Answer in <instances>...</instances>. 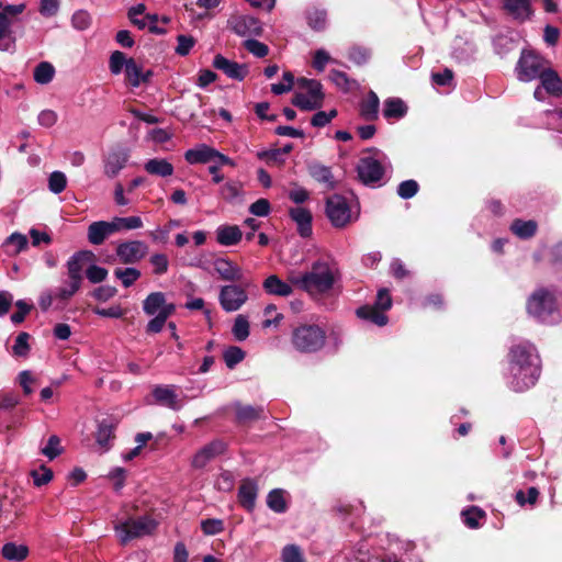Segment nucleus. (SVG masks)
<instances>
[{"instance_id":"nucleus-1","label":"nucleus","mask_w":562,"mask_h":562,"mask_svg":"<svg viewBox=\"0 0 562 562\" xmlns=\"http://www.w3.org/2000/svg\"><path fill=\"white\" fill-rule=\"evenodd\" d=\"M340 278L339 266L331 257H324L313 261L310 270L306 272H289V281L311 296L328 293L339 282Z\"/></svg>"},{"instance_id":"nucleus-2","label":"nucleus","mask_w":562,"mask_h":562,"mask_svg":"<svg viewBox=\"0 0 562 562\" xmlns=\"http://www.w3.org/2000/svg\"><path fill=\"white\" fill-rule=\"evenodd\" d=\"M512 387L521 392L536 384L540 376V357L533 345L521 342L509 351L508 366Z\"/></svg>"},{"instance_id":"nucleus-3","label":"nucleus","mask_w":562,"mask_h":562,"mask_svg":"<svg viewBox=\"0 0 562 562\" xmlns=\"http://www.w3.org/2000/svg\"><path fill=\"white\" fill-rule=\"evenodd\" d=\"M324 102L322 85L317 80L301 78L297 80V90L292 99V104L303 111L319 109Z\"/></svg>"},{"instance_id":"nucleus-4","label":"nucleus","mask_w":562,"mask_h":562,"mask_svg":"<svg viewBox=\"0 0 562 562\" xmlns=\"http://www.w3.org/2000/svg\"><path fill=\"white\" fill-rule=\"evenodd\" d=\"M386 157L378 149H371L359 159L357 171L359 179L364 184L379 182L386 169Z\"/></svg>"},{"instance_id":"nucleus-5","label":"nucleus","mask_w":562,"mask_h":562,"mask_svg":"<svg viewBox=\"0 0 562 562\" xmlns=\"http://www.w3.org/2000/svg\"><path fill=\"white\" fill-rule=\"evenodd\" d=\"M527 311L531 316L543 323H554L559 318L554 295L542 289L530 296Z\"/></svg>"},{"instance_id":"nucleus-6","label":"nucleus","mask_w":562,"mask_h":562,"mask_svg":"<svg viewBox=\"0 0 562 562\" xmlns=\"http://www.w3.org/2000/svg\"><path fill=\"white\" fill-rule=\"evenodd\" d=\"M292 344L301 352H315L325 344V331L317 325H301L292 333Z\"/></svg>"},{"instance_id":"nucleus-7","label":"nucleus","mask_w":562,"mask_h":562,"mask_svg":"<svg viewBox=\"0 0 562 562\" xmlns=\"http://www.w3.org/2000/svg\"><path fill=\"white\" fill-rule=\"evenodd\" d=\"M548 68L542 57L532 52H522L516 66V74L520 81L529 82L537 78L541 79Z\"/></svg>"},{"instance_id":"nucleus-8","label":"nucleus","mask_w":562,"mask_h":562,"mask_svg":"<svg viewBox=\"0 0 562 562\" xmlns=\"http://www.w3.org/2000/svg\"><path fill=\"white\" fill-rule=\"evenodd\" d=\"M326 214L335 227H344L352 221L346 198L335 194L327 199Z\"/></svg>"},{"instance_id":"nucleus-9","label":"nucleus","mask_w":562,"mask_h":562,"mask_svg":"<svg viewBox=\"0 0 562 562\" xmlns=\"http://www.w3.org/2000/svg\"><path fill=\"white\" fill-rule=\"evenodd\" d=\"M148 246L142 240H127L117 244L115 254L119 260L124 265L139 262L146 257Z\"/></svg>"},{"instance_id":"nucleus-10","label":"nucleus","mask_w":562,"mask_h":562,"mask_svg":"<svg viewBox=\"0 0 562 562\" xmlns=\"http://www.w3.org/2000/svg\"><path fill=\"white\" fill-rule=\"evenodd\" d=\"M218 299L224 311L235 312L246 303L248 295L238 285H224L221 288Z\"/></svg>"},{"instance_id":"nucleus-11","label":"nucleus","mask_w":562,"mask_h":562,"mask_svg":"<svg viewBox=\"0 0 562 562\" xmlns=\"http://www.w3.org/2000/svg\"><path fill=\"white\" fill-rule=\"evenodd\" d=\"M212 66L215 69L222 71L229 79L237 81L244 80L249 72L248 66L246 64H238L224 57L221 54L214 56Z\"/></svg>"},{"instance_id":"nucleus-12","label":"nucleus","mask_w":562,"mask_h":562,"mask_svg":"<svg viewBox=\"0 0 562 562\" xmlns=\"http://www.w3.org/2000/svg\"><path fill=\"white\" fill-rule=\"evenodd\" d=\"M226 450V443L223 440H213L202 447L192 458V467L195 469L204 468L211 460L223 454Z\"/></svg>"},{"instance_id":"nucleus-13","label":"nucleus","mask_w":562,"mask_h":562,"mask_svg":"<svg viewBox=\"0 0 562 562\" xmlns=\"http://www.w3.org/2000/svg\"><path fill=\"white\" fill-rule=\"evenodd\" d=\"M231 29L239 36H259L262 33V26L258 19L251 15L234 16L229 20Z\"/></svg>"},{"instance_id":"nucleus-14","label":"nucleus","mask_w":562,"mask_h":562,"mask_svg":"<svg viewBox=\"0 0 562 562\" xmlns=\"http://www.w3.org/2000/svg\"><path fill=\"white\" fill-rule=\"evenodd\" d=\"M153 397L157 404L170 409L179 411L182 407V403L178 400L176 386L173 385H155L153 389Z\"/></svg>"},{"instance_id":"nucleus-15","label":"nucleus","mask_w":562,"mask_h":562,"mask_svg":"<svg viewBox=\"0 0 562 562\" xmlns=\"http://www.w3.org/2000/svg\"><path fill=\"white\" fill-rule=\"evenodd\" d=\"M94 258L91 251H79L75 254L67 262L68 279L82 281V272H86L88 263Z\"/></svg>"},{"instance_id":"nucleus-16","label":"nucleus","mask_w":562,"mask_h":562,"mask_svg":"<svg viewBox=\"0 0 562 562\" xmlns=\"http://www.w3.org/2000/svg\"><path fill=\"white\" fill-rule=\"evenodd\" d=\"M294 284L289 281H283L277 274L268 276L262 282L263 291L269 295L288 297L293 294Z\"/></svg>"},{"instance_id":"nucleus-17","label":"nucleus","mask_w":562,"mask_h":562,"mask_svg":"<svg viewBox=\"0 0 562 562\" xmlns=\"http://www.w3.org/2000/svg\"><path fill=\"white\" fill-rule=\"evenodd\" d=\"M128 160V153L125 149L111 150L104 157V173L109 178L116 177L120 171L126 166Z\"/></svg>"},{"instance_id":"nucleus-18","label":"nucleus","mask_w":562,"mask_h":562,"mask_svg":"<svg viewBox=\"0 0 562 562\" xmlns=\"http://www.w3.org/2000/svg\"><path fill=\"white\" fill-rule=\"evenodd\" d=\"M168 307H176L172 303H167L162 292L150 293L143 302V311L149 316L166 312Z\"/></svg>"},{"instance_id":"nucleus-19","label":"nucleus","mask_w":562,"mask_h":562,"mask_svg":"<svg viewBox=\"0 0 562 562\" xmlns=\"http://www.w3.org/2000/svg\"><path fill=\"white\" fill-rule=\"evenodd\" d=\"M125 76L127 82L137 88L143 83H147L151 76V70H144L142 66H139L133 58H128V64L126 65Z\"/></svg>"},{"instance_id":"nucleus-20","label":"nucleus","mask_w":562,"mask_h":562,"mask_svg":"<svg viewBox=\"0 0 562 562\" xmlns=\"http://www.w3.org/2000/svg\"><path fill=\"white\" fill-rule=\"evenodd\" d=\"M214 270L221 279L225 281H240L243 279L241 269L226 258H218L214 261Z\"/></svg>"},{"instance_id":"nucleus-21","label":"nucleus","mask_w":562,"mask_h":562,"mask_svg":"<svg viewBox=\"0 0 562 562\" xmlns=\"http://www.w3.org/2000/svg\"><path fill=\"white\" fill-rule=\"evenodd\" d=\"M114 232L111 222L98 221L88 227V240L92 245H101Z\"/></svg>"},{"instance_id":"nucleus-22","label":"nucleus","mask_w":562,"mask_h":562,"mask_svg":"<svg viewBox=\"0 0 562 562\" xmlns=\"http://www.w3.org/2000/svg\"><path fill=\"white\" fill-rule=\"evenodd\" d=\"M243 237V232L237 225H221L216 228V240L222 246L237 245Z\"/></svg>"},{"instance_id":"nucleus-23","label":"nucleus","mask_w":562,"mask_h":562,"mask_svg":"<svg viewBox=\"0 0 562 562\" xmlns=\"http://www.w3.org/2000/svg\"><path fill=\"white\" fill-rule=\"evenodd\" d=\"M214 155H216V149L205 144H201L194 148L187 150L184 154V158L191 165L207 164L214 160Z\"/></svg>"},{"instance_id":"nucleus-24","label":"nucleus","mask_w":562,"mask_h":562,"mask_svg":"<svg viewBox=\"0 0 562 562\" xmlns=\"http://www.w3.org/2000/svg\"><path fill=\"white\" fill-rule=\"evenodd\" d=\"M291 218L296 223L299 233L302 237H307L312 233V214L305 207H294L290 210Z\"/></svg>"},{"instance_id":"nucleus-25","label":"nucleus","mask_w":562,"mask_h":562,"mask_svg":"<svg viewBox=\"0 0 562 562\" xmlns=\"http://www.w3.org/2000/svg\"><path fill=\"white\" fill-rule=\"evenodd\" d=\"M504 8L514 19L520 21L529 19L532 13L529 0H504Z\"/></svg>"},{"instance_id":"nucleus-26","label":"nucleus","mask_w":562,"mask_h":562,"mask_svg":"<svg viewBox=\"0 0 562 562\" xmlns=\"http://www.w3.org/2000/svg\"><path fill=\"white\" fill-rule=\"evenodd\" d=\"M541 87L549 93L555 97L562 95V79L559 77L558 72L551 68H548L544 74H542Z\"/></svg>"},{"instance_id":"nucleus-27","label":"nucleus","mask_w":562,"mask_h":562,"mask_svg":"<svg viewBox=\"0 0 562 562\" xmlns=\"http://www.w3.org/2000/svg\"><path fill=\"white\" fill-rule=\"evenodd\" d=\"M2 557L8 561L21 562L29 555V548L22 543L7 542L1 550Z\"/></svg>"},{"instance_id":"nucleus-28","label":"nucleus","mask_w":562,"mask_h":562,"mask_svg":"<svg viewBox=\"0 0 562 562\" xmlns=\"http://www.w3.org/2000/svg\"><path fill=\"white\" fill-rule=\"evenodd\" d=\"M258 487L252 480H245L238 492L239 502L244 507L250 509L255 506Z\"/></svg>"},{"instance_id":"nucleus-29","label":"nucleus","mask_w":562,"mask_h":562,"mask_svg":"<svg viewBox=\"0 0 562 562\" xmlns=\"http://www.w3.org/2000/svg\"><path fill=\"white\" fill-rule=\"evenodd\" d=\"M380 101L378 95L371 91L360 104V114L367 121H373L379 114Z\"/></svg>"},{"instance_id":"nucleus-30","label":"nucleus","mask_w":562,"mask_h":562,"mask_svg":"<svg viewBox=\"0 0 562 562\" xmlns=\"http://www.w3.org/2000/svg\"><path fill=\"white\" fill-rule=\"evenodd\" d=\"M144 169L154 176L169 177L173 173V166L166 159L154 158L149 159L145 165Z\"/></svg>"},{"instance_id":"nucleus-31","label":"nucleus","mask_w":562,"mask_h":562,"mask_svg":"<svg viewBox=\"0 0 562 562\" xmlns=\"http://www.w3.org/2000/svg\"><path fill=\"white\" fill-rule=\"evenodd\" d=\"M380 308L375 306H361L357 310V316L370 321L378 326H384L387 323V317Z\"/></svg>"},{"instance_id":"nucleus-32","label":"nucleus","mask_w":562,"mask_h":562,"mask_svg":"<svg viewBox=\"0 0 562 562\" xmlns=\"http://www.w3.org/2000/svg\"><path fill=\"white\" fill-rule=\"evenodd\" d=\"M407 112V106L401 99L390 98L384 101L383 116L390 119H401Z\"/></svg>"},{"instance_id":"nucleus-33","label":"nucleus","mask_w":562,"mask_h":562,"mask_svg":"<svg viewBox=\"0 0 562 562\" xmlns=\"http://www.w3.org/2000/svg\"><path fill=\"white\" fill-rule=\"evenodd\" d=\"M111 222L113 232L132 231L143 227V221L139 216L114 217Z\"/></svg>"},{"instance_id":"nucleus-34","label":"nucleus","mask_w":562,"mask_h":562,"mask_svg":"<svg viewBox=\"0 0 562 562\" xmlns=\"http://www.w3.org/2000/svg\"><path fill=\"white\" fill-rule=\"evenodd\" d=\"M113 425L106 420H102L98 425L95 434L97 443L100 446L102 451L110 449V440L113 438Z\"/></svg>"},{"instance_id":"nucleus-35","label":"nucleus","mask_w":562,"mask_h":562,"mask_svg":"<svg viewBox=\"0 0 562 562\" xmlns=\"http://www.w3.org/2000/svg\"><path fill=\"white\" fill-rule=\"evenodd\" d=\"M310 175L318 182L325 184L327 188L334 187L333 173L330 169L321 164H312L308 167Z\"/></svg>"},{"instance_id":"nucleus-36","label":"nucleus","mask_w":562,"mask_h":562,"mask_svg":"<svg viewBox=\"0 0 562 562\" xmlns=\"http://www.w3.org/2000/svg\"><path fill=\"white\" fill-rule=\"evenodd\" d=\"M512 232L519 238H530L536 234L537 223L535 221L516 220L510 226Z\"/></svg>"},{"instance_id":"nucleus-37","label":"nucleus","mask_w":562,"mask_h":562,"mask_svg":"<svg viewBox=\"0 0 562 562\" xmlns=\"http://www.w3.org/2000/svg\"><path fill=\"white\" fill-rule=\"evenodd\" d=\"M285 491L281 488L272 490L267 497V505L276 513H283L286 509Z\"/></svg>"},{"instance_id":"nucleus-38","label":"nucleus","mask_w":562,"mask_h":562,"mask_svg":"<svg viewBox=\"0 0 562 562\" xmlns=\"http://www.w3.org/2000/svg\"><path fill=\"white\" fill-rule=\"evenodd\" d=\"M55 76V68L48 61L40 63L34 69V80L40 85L49 83Z\"/></svg>"},{"instance_id":"nucleus-39","label":"nucleus","mask_w":562,"mask_h":562,"mask_svg":"<svg viewBox=\"0 0 562 562\" xmlns=\"http://www.w3.org/2000/svg\"><path fill=\"white\" fill-rule=\"evenodd\" d=\"M114 276L121 281L124 288H130L140 278V271L132 267L116 268L114 270Z\"/></svg>"},{"instance_id":"nucleus-40","label":"nucleus","mask_w":562,"mask_h":562,"mask_svg":"<svg viewBox=\"0 0 562 562\" xmlns=\"http://www.w3.org/2000/svg\"><path fill=\"white\" fill-rule=\"evenodd\" d=\"M235 412L239 422H250L261 417L263 413L262 407H254L249 405H235Z\"/></svg>"},{"instance_id":"nucleus-41","label":"nucleus","mask_w":562,"mask_h":562,"mask_svg":"<svg viewBox=\"0 0 562 562\" xmlns=\"http://www.w3.org/2000/svg\"><path fill=\"white\" fill-rule=\"evenodd\" d=\"M308 25L315 31H322L327 24V12L324 9L314 8L307 11Z\"/></svg>"},{"instance_id":"nucleus-42","label":"nucleus","mask_w":562,"mask_h":562,"mask_svg":"<svg viewBox=\"0 0 562 562\" xmlns=\"http://www.w3.org/2000/svg\"><path fill=\"white\" fill-rule=\"evenodd\" d=\"M175 311L176 307H168L166 312L155 315V317L148 322L146 326V331L148 334H157L161 331L167 319L175 313Z\"/></svg>"},{"instance_id":"nucleus-43","label":"nucleus","mask_w":562,"mask_h":562,"mask_svg":"<svg viewBox=\"0 0 562 562\" xmlns=\"http://www.w3.org/2000/svg\"><path fill=\"white\" fill-rule=\"evenodd\" d=\"M81 282L82 281L68 279L64 285L57 289L55 297L60 301L69 300L80 289Z\"/></svg>"},{"instance_id":"nucleus-44","label":"nucleus","mask_w":562,"mask_h":562,"mask_svg":"<svg viewBox=\"0 0 562 562\" xmlns=\"http://www.w3.org/2000/svg\"><path fill=\"white\" fill-rule=\"evenodd\" d=\"M233 335L238 341H244L249 336V322L245 315H238L233 325Z\"/></svg>"},{"instance_id":"nucleus-45","label":"nucleus","mask_w":562,"mask_h":562,"mask_svg":"<svg viewBox=\"0 0 562 562\" xmlns=\"http://www.w3.org/2000/svg\"><path fill=\"white\" fill-rule=\"evenodd\" d=\"M67 187L66 175L61 171H53L48 178V189L55 194L61 193Z\"/></svg>"},{"instance_id":"nucleus-46","label":"nucleus","mask_w":562,"mask_h":562,"mask_svg":"<svg viewBox=\"0 0 562 562\" xmlns=\"http://www.w3.org/2000/svg\"><path fill=\"white\" fill-rule=\"evenodd\" d=\"M41 452L49 460H54L63 452L60 439L56 435L50 436L46 446L41 449Z\"/></svg>"},{"instance_id":"nucleus-47","label":"nucleus","mask_w":562,"mask_h":562,"mask_svg":"<svg viewBox=\"0 0 562 562\" xmlns=\"http://www.w3.org/2000/svg\"><path fill=\"white\" fill-rule=\"evenodd\" d=\"M5 244L8 247H12V255H18L21 251L25 250L27 248V237L20 233H13L11 234L7 240Z\"/></svg>"},{"instance_id":"nucleus-48","label":"nucleus","mask_w":562,"mask_h":562,"mask_svg":"<svg viewBox=\"0 0 562 562\" xmlns=\"http://www.w3.org/2000/svg\"><path fill=\"white\" fill-rule=\"evenodd\" d=\"M116 537L122 544H127L130 541L149 535L150 529H115Z\"/></svg>"},{"instance_id":"nucleus-49","label":"nucleus","mask_w":562,"mask_h":562,"mask_svg":"<svg viewBox=\"0 0 562 562\" xmlns=\"http://www.w3.org/2000/svg\"><path fill=\"white\" fill-rule=\"evenodd\" d=\"M128 64V58H126L125 54L115 50L110 56L109 67L113 75H119L123 70L126 69V65Z\"/></svg>"},{"instance_id":"nucleus-50","label":"nucleus","mask_w":562,"mask_h":562,"mask_svg":"<svg viewBox=\"0 0 562 562\" xmlns=\"http://www.w3.org/2000/svg\"><path fill=\"white\" fill-rule=\"evenodd\" d=\"M240 192L241 184L237 181H227L220 189L221 196L226 201H233L238 198Z\"/></svg>"},{"instance_id":"nucleus-51","label":"nucleus","mask_w":562,"mask_h":562,"mask_svg":"<svg viewBox=\"0 0 562 562\" xmlns=\"http://www.w3.org/2000/svg\"><path fill=\"white\" fill-rule=\"evenodd\" d=\"M282 562H305L301 549L295 544H288L281 552Z\"/></svg>"},{"instance_id":"nucleus-52","label":"nucleus","mask_w":562,"mask_h":562,"mask_svg":"<svg viewBox=\"0 0 562 562\" xmlns=\"http://www.w3.org/2000/svg\"><path fill=\"white\" fill-rule=\"evenodd\" d=\"M31 476L33 477V483L35 486H43L45 484H48L53 480V471L42 465L36 470H33L31 472Z\"/></svg>"},{"instance_id":"nucleus-53","label":"nucleus","mask_w":562,"mask_h":562,"mask_svg":"<svg viewBox=\"0 0 562 562\" xmlns=\"http://www.w3.org/2000/svg\"><path fill=\"white\" fill-rule=\"evenodd\" d=\"M86 277L91 283H100L106 279L108 270L90 262L86 268Z\"/></svg>"},{"instance_id":"nucleus-54","label":"nucleus","mask_w":562,"mask_h":562,"mask_svg":"<svg viewBox=\"0 0 562 562\" xmlns=\"http://www.w3.org/2000/svg\"><path fill=\"white\" fill-rule=\"evenodd\" d=\"M538 497H539V491L533 486L527 488V491L520 490L515 495V498L520 506H525L527 504L535 505Z\"/></svg>"},{"instance_id":"nucleus-55","label":"nucleus","mask_w":562,"mask_h":562,"mask_svg":"<svg viewBox=\"0 0 562 562\" xmlns=\"http://www.w3.org/2000/svg\"><path fill=\"white\" fill-rule=\"evenodd\" d=\"M484 515V512L475 506L462 512L463 521L469 527H477Z\"/></svg>"},{"instance_id":"nucleus-56","label":"nucleus","mask_w":562,"mask_h":562,"mask_svg":"<svg viewBox=\"0 0 562 562\" xmlns=\"http://www.w3.org/2000/svg\"><path fill=\"white\" fill-rule=\"evenodd\" d=\"M72 26L78 31H85L91 25V16L85 10H78L71 18Z\"/></svg>"},{"instance_id":"nucleus-57","label":"nucleus","mask_w":562,"mask_h":562,"mask_svg":"<svg viewBox=\"0 0 562 562\" xmlns=\"http://www.w3.org/2000/svg\"><path fill=\"white\" fill-rule=\"evenodd\" d=\"M244 46L250 54L258 58H262L269 53V47L257 40H246Z\"/></svg>"},{"instance_id":"nucleus-58","label":"nucleus","mask_w":562,"mask_h":562,"mask_svg":"<svg viewBox=\"0 0 562 562\" xmlns=\"http://www.w3.org/2000/svg\"><path fill=\"white\" fill-rule=\"evenodd\" d=\"M30 335L27 333H20L13 346V353L18 357H25L30 351L29 345Z\"/></svg>"},{"instance_id":"nucleus-59","label":"nucleus","mask_w":562,"mask_h":562,"mask_svg":"<svg viewBox=\"0 0 562 562\" xmlns=\"http://www.w3.org/2000/svg\"><path fill=\"white\" fill-rule=\"evenodd\" d=\"M245 357V352L239 347H229L224 352V361L232 369L239 363Z\"/></svg>"},{"instance_id":"nucleus-60","label":"nucleus","mask_w":562,"mask_h":562,"mask_svg":"<svg viewBox=\"0 0 562 562\" xmlns=\"http://www.w3.org/2000/svg\"><path fill=\"white\" fill-rule=\"evenodd\" d=\"M150 265L153 266L155 274H164L167 272L169 267V261L166 255L164 254H155L149 259Z\"/></svg>"},{"instance_id":"nucleus-61","label":"nucleus","mask_w":562,"mask_h":562,"mask_svg":"<svg viewBox=\"0 0 562 562\" xmlns=\"http://www.w3.org/2000/svg\"><path fill=\"white\" fill-rule=\"evenodd\" d=\"M336 116H337L336 110H330L328 112L318 111L313 115V117L311 120V124L315 127H323V126L327 125Z\"/></svg>"},{"instance_id":"nucleus-62","label":"nucleus","mask_w":562,"mask_h":562,"mask_svg":"<svg viewBox=\"0 0 562 562\" xmlns=\"http://www.w3.org/2000/svg\"><path fill=\"white\" fill-rule=\"evenodd\" d=\"M418 191V183L415 180H406L400 183L397 188V194L402 199H411Z\"/></svg>"},{"instance_id":"nucleus-63","label":"nucleus","mask_w":562,"mask_h":562,"mask_svg":"<svg viewBox=\"0 0 562 562\" xmlns=\"http://www.w3.org/2000/svg\"><path fill=\"white\" fill-rule=\"evenodd\" d=\"M348 56L355 64L362 65L370 58V50L366 47L355 46L350 48Z\"/></svg>"},{"instance_id":"nucleus-64","label":"nucleus","mask_w":562,"mask_h":562,"mask_svg":"<svg viewBox=\"0 0 562 562\" xmlns=\"http://www.w3.org/2000/svg\"><path fill=\"white\" fill-rule=\"evenodd\" d=\"M177 42L176 53L180 56L188 55L195 43L192 36L187 35H178Z\"/></svg>"}]
</instances>
